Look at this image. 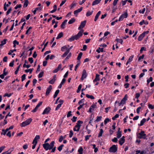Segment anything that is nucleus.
Here are the masks:
<instances>
[{
    "label": "nucleus",
    "instance_id": "nucleus-1",
    "mask_svg": "<svg viewBox=\"0 0 154 154\" xmlns=\"http://www.w3.org/2000/svg\"><path fill=\"white\" fill-rule=\"evenodd\" d=\"M83 32V29L80 30L77 35L72 36L71 38L68 39V41L72 42L75 40H77L79 39L82 35Z\"/></svg>",
    "mask_w": 154,
    "mask_h": 154
},
{
    "label": "nucleus",
    "instance_id": "nucleus-2",
    "mask_svg": "<svg viewBox=\"0 0 154 154\" xmlns=\"http://www.w3.org/2000/svg\"><path fill=\"white\" fill-rule=\"evenodd\" d=\"M54 141H52L50 144L48 143H44L42 146L43 148L46 150H48V149L50 150L54 147Z\"/></svg>",
    "mask_w": 154,
    "mask_h": 154
},
{
    "label": "nucleus",
    "instance_id": "nucleus-3",
    "mask_svg": "<svg viewBox=\"0 0 154 154\" xmlns=\"http://www.w3.org/2000/svg\"><path fill=\"white\" fill-rule=\"evenodd\" d=\"M83 123V122L81 120H79L77 121L76 125L73 128V130L74 131H79L81 124Z\"/></svg>",
    "mask_w": 154,
    "mask_h": 154
},
{
    "label": "nucleus",
    "instance_id": "nucleus-4",
    "mask_svg": "<svg viewBox=\"0 0 154 154\" xmlns=\"http://www.w3.org/2000/svg\"><path fill=\"white\" fill-rule=\"evenodd\" d=\"M144 133V131H141L140 133L137 134V137L140 139H143L147 140V138H146V134Z\"/></svg>",
    "mask_w": 154,
    "mask_h": 154
},
{
    "label": "nucleus",
    "instance_id": "nucleus-5",
    "mask_svg": "<svg viewBox=\"0 0 154 154\" xmlns=\"http://www.w3.org/2000/svg\"><path fill=\"white\" fill-rule=\"evenodd\" d=\"M32 121V119L31 118H29L27 119L26 121L23 122L20 124V126L21 127H25L26 125H29Z\"/></svg>",
    "mask_w": 154,
    "mask_h": 154
},
{
    "label": "nucleus",
    "instance_id": "nucleus-6",
    "mask_svg": "<svg viewBox=\"0 0 154 154\" xmlns=\"http://www.w3.org/2000/svg\"><path fill=\"white\" fill-rule=\"evenodd\" d=\"M117 146L113 145L109 148V151L110 152L115 153L117 151Z\"/></svg>",
    "mask_w": 154,
    "mask_h": 154
},
{
    "label": "nucleus",
    "instance_id": "nucleus-7",
    "mask_svg": "<svg viewBox=\"0 0 154 154\" xmlns=\"http://www.w3.org/2000/svg\"><path fill=\"white\" fill-rule=\"evenodd\" d=\"M149 32V31H144L141 34H140L138 37V40L139 41H141L143 38L145 36L146 34H148Z\"/></svg>",
    "mask_w": 154,
    "mask_h": 154
},
{
    "label": "nucleus",
    "instance_id": "nucleus-8",
    "mask_svg": "<svg viewBox=\"0 0 154 154\" xmlns=\"http://www.w3.org/2000/svg\"><path fill=\"white\" fill-rule=\"evenodd\" d=\"M128 16L127 12H126L122 14L120 16L118 20L119 21H120L122 20L124 18H126Z\"/></svg>",
    "mask_w": 154,
    "mask_h": 154
},
{
    "label": "nucleus",
    "instance_id": "nucleus-9",
    "mask_svg": "<svg viewBox=\"0 0 154 154\" xmlns=\"http://www.w3.org/2000/svg\"><path fill=\"white\" fill-rule=\"evenodd\" d=\"M51 109L50 107L48 106L44 109L42 113V114L44 115L45 114H48L49 113Z\"/></svg>",
    "mask_w": 154,
    "mask_h": 154
},
{
    "label": "nucleus",
    "instance_id": "nucleus-10",
    "mask_svg": "<svg viewBox=\"0 0 154 154\" xmlns=\"http://www.w3.org/2000/svg\"><path fill=\"white\" fill-rule=\"evenodd\" d=\"M86 23V21L85 20L81 22L78 28V29L79 30L81 29V28H84L85 26Z\"/></svg>",
    "mask_w": 154,
    "mask_h": 154
},
{
    "label": "nucleus",
    "instance_id": "nucleus-11",
    "mask_svg": "<svg viewBox=\"0 0 154 154\" xmlns=\"http://www.w3.org/2000/svg\"><path fill=\"white\" fill-rule=\"evenodd\" d=\"M52 89V87L51 85H50L48 87L46 90V93H45V95L48 96L49 94L50 93V91Z\"/></svg>",
    "mask_w": 154,
    "mask_h": 154
},
{
    "label": "nucleus",
    "instance_id": "nucleus-12",
    "mask_svg": "<svg viewBox=\"0 0 154 154\" xmlns=\"http://www.w3.org/2000/svg\"><path fill=\"white\" fill-rule=\"evenodd\" d=\"M125 137L124 136H123L120 139L119 141V143L120 145H122L124 143L125 141Z\"/></svg>",
    "mask_w": 154,
    "mask_h": 154
},
{
    "label": "nucleus",
    "instance_id": "nucleus-13",
    "mask_svg": "<svg viewBox=\"0 0 154 154\" xmlns=\"http://www.w3.org/2000/svg\"><path fill=\"white\" fill-rule=\"evenodd\" d=\"M127 98L128 97L127 96V95L126 94L121 101V102L122 103V105H123V104H125L126 101L127 100Z\"/></svg>",
    "mask_w": 154,
    "mask_h": 154
},
{
    "label": "nucleus",
    "instance_id": "nucleus-14",
    "mask_svg": "<svg viewBox=\"0 0 154 154\" xmlns=\"http://www.w3.org/2000/svg\"><path fill=\"white\" fill-rule=\"evenodd\" d=\"M56 80V77L55 75H54L53 76V78L52 79L50 80L49 82V83L51 84H53L54 83L55 81Z\"/></svg>",
    "mask_w": 154,
    "mask_h": 154
},
{
    "label": "nucleus",
    "instance_id": "nucleus-15",
    "mask_svg": "<svg viewBox=\"0 0 154 154\" xmlns=\"http://www.w3.org/2000/svg\"><path fill=\"white\" fill-rule=\"evenodd\" d=\"M67 21V20H65L62 23L60 26V27L62 29H64L65 28L66 25Z\"/></svg>",
    "mask_w": 154,
    "mask_h": 154
},
{
    "label": "nucleus",
    "instance_id": "nucleus-16",
    "mask_svg": "<svg viewBox=\"0 0 154 154\" xmlns=\"http://www.w3.org/2000/svg\"><path fill=\"white\" fill-rule=\"evenodd\" d=\"M82 10V7H81L75 10L74 12V14L75 15H76V16Z\"/></svg>",
    "mask_w": 154,
    "mask_h": 154
},
{
    "label": "nucleus",
    "instance_id": "nucleus-17",
    "mask_svg": "<svg viewBox=\"0 0 154 154\" xmlns=\"http://www.w3.org/2000/svg\"><path fill=\"white\" fill-rule=\"evenodd\" d=\"M40 136L39 135H37L35 137V138H34V140H33V141L32 142V144L34 143L35 142H37L38 143L37 140H38L40 139Z\"/></svg>",
    "mask_w": 154,
    "mask_h": 154
},
{
    "label": "nucleus",
    "instance_id": "nucleus-18",
    "mask_svg": "<svg viewBox=\"0 0 154 154\" xmlns=\"http://www.w3.org/2000/svg\"><path fill=\"white\" fill-rule=\"evenodd\" d=\"M101 13V11H99L97 14H96V16H95V18H94V20L95 21H96L97 20V19H98L99 16L100 14Z\"/></svg>",
    "mask_w": 154,
    "mask_h": 154
},
{
    "label": "nucleus",
    "instance_id": "nucleus-19",
    "mask_svg": "<svg viewBox=\"0 0 154 154\" xmlns=\"http://www.w3.org/2000/svg\"><path fill=\"white\" fill-rule=\"evenodd\" d=\"M100 75L97 74H96V75L95 77V79H94V80H93V82H97L98 81H99L100 80V79L99 78Z\"/></svg>",
    "mask_w": 154,
    "mask_h": 154
},
{
    "label": "nucleus",
    "instance_id": "nucleus-20",
    "mask_svg": "<svg viewBox=\"0 0 154 154\" xmlns=\"http://www.w3.org/2000/svg\"><path fill=\"white\" fill-rule=\"evenodd\" d=\"M101 0H95L92 3V5L94 6L99 4Z\"/></svg>",
    "mask_w": 154,
    "mask_h": 154
},
{
    "label": "nucleus",
    "instance_id": "nucleus-21",
    "mask_svg": "<svg viewBox=\"0 0 154 154\" xmlns=\"http://www.w3.org/2000/svg\"><path fill=\"white\" fill-rule=\"evenodd\" d=\"M146 119L145 118L143 119L140 122V124H139L138 125L139 126H142L144 122H146Z\"/></svg>",
    "mask_w": 154,
    "mask_h": 154
},
{
    "label": "nucleus",
    "instance_id": "nucleus-22",
    "mask_svg": "<svg viewBox=\"0 0 154 154\" xmlns=\"http://www.w3.org/2000/svg\"><path fill=\"white\" fill-rule=\"evenodd\" d=\"M63 36V33L62 32H60L58 35L57 37L56 38V39H58L59 38H61Z\"/></svg>",
    "mask_w": 154,
    "mask_h": 154
},
{
    "label": "nucleus",
    "instance_id": "nucleus-23",
    "mask_svg": "<svg viewBox=\"0 0 154 154\" xmlns=\"http://www.w3.org/2000/svg\"><path fill=\"white\" fill-rule=\"evenodd\" d=\"M82 76L84 77V78H86L87 77V73L86 70L85 69H84L83 70Z\"/></svg>",
    "mask_w": 154,
    "mask_h": 154
},
{
    "label": "nucleus",
    "instance_id": "nucleus-24",
    "mask_svg": "<svg viewBox=\"0 0 154 154\" xmlns=\"http://www.w3.org/2000/svg\"><path fill=\"white\" fill-rule=\"evenodd\" d=\"M75 19L74 18H72L68 22V23L69 24L72 23H73L75 22Z\"/></svg>",
    "mask_w": 154,
    "mask_h": 154
},
{
    "label": "nucleus",
    "instance_id": "nucleus-25",
    "mask_svg": "<svg viewBox=\"0 0 154 154\" xmlns=\"http://www.w3.org/2000/svg\"><path fill=\"white\" fill-rule=\"evenodd\" d=\"M60 91V90H57L55 92L54 94V98H55L57 96V95L59 94Z\"/></svg>",
    "mask_w": 154,
    "mask_h": 154
},
{
    "label": "nucleus",
    "instance_id": "nucleus-26",
    "mask_svg": "<svg viewBox=\"0 0 154 154\" xmlns=\"http://www.w3.org/2000/svg\"><path fill=\"white\" fill-rule=\"evenodd\" d=\"M82 54H83L82 52H80L78 56L77 57V60H80L82 56Z\"/></svg>",
    "mask_w": 154,
    "mask_h": 154
},
{
    "label": "nucleus",
    "instance_id": "nucleus-27",
    "mask_svg": "<svg viewBox=\"0 0 154 154\" xmlns=\"http://www.w3.org/2000/svg\"><path fill=\"white\" fill-rule=\"evenodd\" d=\"M103 132V129H100V131L99 133V134L98 135V137H100L102 136Z\"/></svg>",
    "mask_w": 154,
    "mask_h": 154
},
{
    "label": "nucleus",
    "instance_id": "nucleus-28",
    "mask_svg": "<svg viewBox=\"0 0 154 154\" xmlns=\"http://www.w3.org/2000/svg\"><path fill=\"white\" fill-rule=\"evenodd\" d=\"M86 97H87L88 98H91V99L93 100L94 99V97L92 95H89L88 94H86Z\"/></svg>",
    "mask_w": 154,
    "mask_h": 154
},
{
    "label": "nucleus",
    "instance_id": "nucleus-29",
    "mask_svg": "<svg viewBox=\"0 0 154 154\" xmlns=\"http://www.w3.org/2000/svg\"><path fill=\"white\" fill-rule=\"evenodd\" d=\"M33 70V68H32V69H26L25 70V72H27V73L29 72V73L30 74H31Z\"/></svg>",
    "mask_w": 154,
    "mask_h": 154
},
{
    "label": "nucleus",
    "instance_id": "nucleus-30",
    "mask_svg": "<svg viewBox=\"0 0 154 154\" xmlns=\"http://www.w3.org/2000/svg\"><path fill=\"white\" fill-rule=\"evenodd\" d=\"M122 132H117V138H119L122 136Z\"/></svg>",
    "mask_w": 154,
    "mask_h": 154
},
{
    "label": "nucleus",
    "instance_id": "nucleus-31",
    "mask_svg": "<svg viewBox=\"0 0 154 154\" xmlns=\"http://www.w3.org/2000/svg\"><path fill=\"white\" fill-rule=\"evenodd\" d=\"M83 150V149L82 147H80L79 149L78 152H79V154H82Z\"/></svg>",
    "mask_w": 154,
    "mask_h": 154
},
{
    "label": "nucleus",
    "instance_id": "nucleus-32",
    "mask_svg": "<svg viewBox=\"0 0 154 154\" xmlns=\"http://www.w3.org/2000/svg\"><path fill=\"white\" fill-rule=\"evenodd\" d=\"M69 52V50H67V51L64 53L63 54V55L62 56V57H65L67 55Z\"/></svg>",
    "mask_w": 154,
    "mask_h": 154
},
{
    "label": "nucleus",
    "instance_id": "nucleus-33",
    "mask_svg": "<svg viewBox=\"0 0 154 154\" xmlns=\"http://www.w3.org/2000/svg\"><path fill=\"white\" fill-rule=\"evenodd\" d=\"M102 118L101 116H97V119L95 120V122H98L100 121Z\"/></svg>",
    "mask_w": 154,
    "mask_h": 154
},
{
    "label": "nucleus",
    "instance_id": "nucleus-34",
    "mask_svg": "<svg viewBox=\"0 0 154 154\" xmlns=\"http://www.w3.org/2000/svg\"><path fill=\"white\" fill-rule=\"evenodd\" d=\"M6 68H5L4 69L3 71V74L5 75L6 76L8 74V71H6Z\"/></svg>",
    "mask_w": 154,
    "mask_h": 154
},
{
    "label": "nucleus",
    "instance_id": "nucleus-35",
    "mask_svg": "<svg viewBox=\"0 0 154 154\" xmlns=\"http://www.w3.org/2000/svg\"><path fill=\"white\" fill-rule=\"evenodd\" d=\"M64 145L63 144H61L57 148L58 150L59 151H60L62 150L63 149V147L64 146Z\"/></svg>",
    "mask_w": 154,
    "mask_h": 154
},
{
    "label": "nucleus",
    "instance_id": "nucleus-36",
    "mask_svg": "<svg viewBox=\"0 0 154 154\" xmlns=\"http://www.w3.org/2000/svg\"><path fill=\"white\" fill-rule=\"evenodd\" d=\"M116 41H117L118 42L120 43L121 44H122L123 41L122 39L117 38Z\"/></svg>",
    "mask_w": 154,
    "mask_h": 154
},
{
    "label": "nucleus",
    "instance_id": "nucleus-37",
    "mask_svg": "<svg viewBox=\"0 0 154 154\" xmlns=\"http://www.w3.org/2000/svg\"><path fill=\"white\" fill-rule=\"evenodd\" d=\"M21 64H20L18 66V67H17V69L15 71V72H14V73H15V74L16 75L17 74V73H18V72L19 70V69H20V66H21Z\"/></svg>",
    "mask_w": 154,
    "mask_h": 154
},
{
    "label": "nucleus",
    "instance_id": "nucleus-38",
    "mask_svg": "<svg viewBox=\"0 0 154 154\" xmlns=\"http://www.w3.org/2000/svg\"><path fill=\"white\" fill-rule=\"evenodd\" d=\"M92 13L93 11H88L87 12L86 16L87 17L89 16L92 14Z\"/></svg>",
    "mask_w": 154,
    "mask_h": 154
},
{
    "label": "nucleus",
    "instance_id": "nucleus-39",
    "mask_svg": "<svg viewBox=\"0 0 154 154\" xmlns=\"http://www.w3.org/2000/svg\"><path fill=\"white\" fill-rule=\"evenodd\" d=\"M65 50H67L68 48L66 46H63L61 48V51H64Z\"/></svg>",
    "mask_w": 154,
    "mask_h": 154
},
{
    "label": "nucleus",
    "instance_id": "nucleus-40",
    "mask_svg": "<svg viewBox=\"0 0 154 154\" xmlns=\"http://www.w3.org/2000/svg\"><path fill=\"white\" fill-rule=\"evenodd\" d=\"M43 74L44 72L43 71L40 72L38 75V78H39L42 77L43 76Z\"/></svg>",
    "mask_w": 154,
    "mask_h": 154
},
{
    "label": "nucleus",
    "instance_id": "nucleus-41",
    "mask_svg": "<svg viewBox=\"0 0 154 154\" xmlns=\"http://www.w3.org/2000/svg\"><path fill=\"white\" fill-rule=\"evenodd\" d=\"M152 77H150L149 79H148L147 80V84L150 82H152Z\"/></svg>",
    "mask_w": 154,
    "mask_h": 154
},
{
    "label": "nucleus",
    "instance_id": "nucleus-42",
    "mask_svg": "<svg viewBox=\"0 0 154 154\" xmlns=\"http://www.w3.org/2000/svg\"><path fill=\"white\" fill-rule=\"evenodd\" d=\"M26 75L24 74L21 76V81L22 82L24 81L26 79Z\"/></svg>",
    "mask_w": 154,
    "mask_h": 154
},
{
    "label": "nucleus",
    "instance_id": "nucleus-43",
    "mask_svg": "<svg viewBox=\"0 0 154 154\" xmlns=\"http://www.w3.org/2000/svg\"><path fill=\"white\" fill-rule=\"evenodd\" d=\"M12 11V8L11 7H10L9 8L7 12L6 13V15H8L11 12V11Z\"/></svg>",
    "mask_w": 154,
    "mask_h": 154
},
{
    "label": "nucleus",
    "instance_id": "nucleus-44",
    "mask_svg": "<svg viewBox=\"0 0 154 154\" xmlns=\"http://www.w3.org/2000/svg\"><path fill=\"white\" fill-rule=\"evenodd\" d=\"M16 51V49H14V50H10L8 53V54L10 55L12 54V53H13L14 51Z\"/></svg>",
    "mask_w": 154,
    "mask_h": 154
},
{
    "label": "nucleus",
    "instance_id": "nucleus-45",
    "mask_svg": "<svg viewBox=\"0 0 154 154\" xmlns=\"http://www.w3.org/2000/svg\"><path fill=\"white\" fill-rule=\"evenodd\" d=\"M71 111H69V112H68L67 115V116L68 118L69 117L72 116V114H71Z\"/></svg>",
    "mask_w": 154,
    "mask_h": 154
},
{
    "label": "nucleus",
    "instance_id": "nucleus-46",
    "mask_svg": "<svg viewBox=\"0 0 154 154\" xmlns=\"http://www.w3.org/2000/svg\"><path fill=\"white\" fill-rule=\"evenodd\" d=\"M110 120L109 118H107L105 119L104 121V124L106 125L108 122L110 121Z\"/></svg>",
    "mask_w": 154,
    "mask_h": 154
},
{
    "label": "nucleus",
    "instance_id": "nucleus-47",
    "mask_svg": "<svg viewBox=\"0 0 154 154\" xmlns=\"http://www.w3.org/2000/svg\"><path fill=\"white\" fill-rule=\"evenodd\" d=\"M22 5L21 4L17 5L16 7H15L14 9L16 10L18 8H20L21 7Z\"/></svg>",
    "mask_w": 154,
    "mask_h": 154
},
{
    "label": "nucleus",
    "instance_id": "nucleus-48",
    "mask_svg": "<svg viewBox=\"0 0 154 154\" xmlns=\"http://www.w3.org/2000/svg\"><path fill=\"white\" fill-rule=\"evenodd\" d=\"M7 39H5L4 41V43H2V42H1V44H0V48H1V47H2L6 43V41H7Z\"/></svg>",
    "mask_w": 154,
    "mask_h": 154
},
{
    "label": "nucleus",
    "instance_id": "nucleus-49",
    "mask_svg": "<svg viewBox=\"0 0 154 154\" xmlns=\"http://www.w3.org/2000/svg\"><path fill=\"white\" fill-rule=\"evenodd\" d=\"M12 95L11 93H5L4 95V97H10Z\"/></svg>",
    "mask_w": 154,
    "mask_h": 154
},
{
    "label": "nucleus",
    "instance_id": "nucleus-50",
    "mask_svg": "<svg viewBox=\"0 0 154 154\" xmlns=\"http://www.w3.org/2000/svg\"><path fill=\"white\" fill-rule=\"evenodd\" d=\"M28 60L31 64L33 62V59L32 57L29 58L28 59Z\"/></svg>",
    "mask_w": 154,
    "mask_h": 154
},
{
    "label": "nucleus",
    "instance_id": "nucleus-51",
    "mask_svg": "<svg viewBox=\"0 0 154 154\" xmlns=\"http://www.w3.org/2000/svg\"><path fill=\"white\" fill-rule=\"evenodd\" d=\"M77 119V117L74 116H73L72 118L71 119V120L73 122H75L76 121Z\"/></svg>",
    "mask_w": 154,
    "mask_h": 154
},
{
    "label": "nucleus",
    "instance_id": "nucleus-52",
    "mask_svg": "<svg viewBox=\"0 0 154 154\" xmlns=\"http://www.w3.org/2000/svg\"><path fill=\"white\" fill-rule=\"evenodd\" d=\"M14 60H13V61L11 62L9 64V66L11 67H13L14 65Z\"/></svg>",
    "mask_w": 154,
    "mask_h": 154
},
{
    "label": "nucleus",
    "instance_id": "nucleus-53",
    "mask_svg": "<svg viewBox=\"0 0 154 154\" xmlns=\"http://www.w3.org/2000/svg\"><path fill=\"white\" fill-rule=\"evenodd\" d=\"M42 103V101H40L36 106V107L37 108H38L39 107L41 106Z\"/></svg>",
    "mask_w": 154,
    "mask_h": 154
},
{
    "label": "nucleus",
    "instance_id": "nucleus-54",
    "mask_svg": "<svg viewBox=\"0 0 154 154\" xmlns=\"http://www.w3.org/2000/svg\"><path fill=\"white\" fill-rule=\"evenodd\" d=\"M61 104H58L55 108V110L56 111L58 109H59L61 107Z\"/></svg>",
    "mask_w": 154,
    "mask_h": 154
},
{
    "label": "nucleus",
    "instance_id": "nucleus-55",
    "mask_svg": "<svg viewBox=\"0 0 154 154\" xmlns=\"http://www.w3.org/2000/svg\"><path fill=\"white\" fill-rule=\"evenodd\" d=\"M119 116V115L118 114H116L115 116L112 118V119L113 120H115L116 118H118Z\"/></svg>",
    "mask_w": 154,
    "mask_h": 154
},
{
    "label": "nucleus",
    "instance_id": "nucleus-56",
    "mask_svg": "<svg viewBox=\"0 0 154 154\" xmlns=\"http://www.w3.org/2000/svg\"><path fill=\"white\" fill-rule=\"evenodd\" d=\"M119 0H114V2H113V5L114 6H115L116 5L117 3V2Z\"/></svg>",
    "mask_w": 154,
    "mask_h": 154
},
{
    "label": "nucleus",
    "instance_id": "nucleus-57",
    "mask_svg": "<svg viewBox=\"0 0 154 154\" xmlns=\"http://www.w3.org/2000/svg\"><path fill=\"white\" fill-rule=\"evenodd\" d=\"M119 0H114V2H113V5L114 6H115L116 5L117 3V2Z\"/></svg>",
    "mask_w": 154,
    "mask_h": 154
},
{
    "label": "nucleus",
    "instance_id": "nucleus-58",
    "mask_svg": "<svg viewBox=\"0 0 154 154\" xmlns=\"http://www.w3.org/2000/svg\"><path fill=\"white\" fill-rule=\"evenodd\" d=\"M29 3L28 1H25L24 3V7H27L28 5V4Z\"/></svg>",
    "mask_w": 154,
    "mask_h": 154
},
{
    "label": "nucleus",
    "instance_id": "nucleus-59",
    "mask_svg": "<svg viewBox=\"0 0 154 154\" xmlns=\"http://www.w3.org/2000/svg\"><path fill=\"white\" fill-rule=\"evenodd\" d=\"M76 5V3H74V2H73L71 4V5H70V8L72 9V8L73 7L75 6Z\"/></svg>",
    "mask_w": 154,
    "mask_h": 154
},
{
    "label": "nucleus",
    "instance_id": "nucleus-60",
    "mask_svg": "<svg viewBox=\"0 0 154 154\" xmlns=\"http://www.w3.org/2000/svg\"><path fill=\"white\" fill-rule=\"evenodd\" d=\"M133 57H134L133 55L130 56L128 61L130 62H131L132 60Z\"/></svg>",
    "mask_w": 154,
    "mask_h": 154
},
{
    "label": "nucleus",
    "instance_id": "nucleus-61",
    "mask_svg": "<svg viewBox=\"0 0 154 154\" xmlns=\"http://www.w3.org/2000/svg\"><path fill=\"white\" fill-rule=\"evenodd\" d=\"M146 48L144 47H142L141 48V49L140 50V53H142L143 51H146Z\"/></svg>",
    "mask_w": 154,
    "mask_h": 154
},
{
    "label": "nucleus",
    "instance_id": "nucleus-62",
    "mask_svg": "<svg viewBox=\"0 0 154 154\" xmlns=\"http://www.w3.org/2000/svg\"><path fill=\"white\" fill-rule=\"evenodd\" d=\"M37 56V54H36V51H35L34 52L33 54L32 55V57L34 58H35Z\"/></svg>",
    "mask_w": 154,
    "mask_h": 154
},
{
    "label": "nucleus",
    "instance_id": "nucleus-63",
    "mask_svg": "<svg viewBox=\"0 0 154 154\" xmlns=\"http://www.w3.org/2000/svg\"><path fill=\"white\" fill-rule=\"evenodd\" d=\"M144 57V55L143 54L142 56H140L138 59V61H140L141 59L143 58Z\"/></svg>",
    "mask_w": 154,
    "mask_h": 154
},
{
    "label": "nucleus",
    "instance_id": "nucleus-64",
    "mask_svg": "<svg viewBox=\"0 0 154 154\" xmlns=\"http://www.w3.org/2000/svg\"><path fill=\"white\" fill-rule=\"evenodd\" d=\"M11 152H9V151H7L5 152H3L2 154H10Z\"/></svg>",
    "mask_w": 154,
    "mask_h": 154
}]
</instances>
